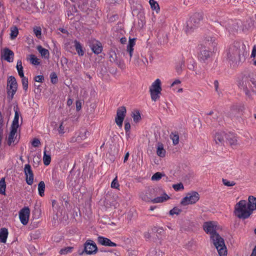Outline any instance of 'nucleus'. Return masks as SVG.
Here are the masks:
<instances>
[{
	"label": "nucleus",
	"instance_id": "nucleus-1",
	"mask_svg": "<svg viewBox=\"0 0 256 256\" xmlns=\"http://www.w3.org/2000/svg\"><path fill=\"white\" fill-rule=\"evenodd\" d=\"M245 45L240 42H236L230 47L228 54V58L232 63H237L240 60V56H244L245 51Z\"/></svg>",
	"mask_w": 256,
	"mask_h": 256
},
{
	"label": "nucleus",
	"instance_id": "nucleus-2",
	"mask_svg": "<svg viewBox=\"0 0 256 256\" xmlns=\"http://www.w3.org/2000/svg\"><path fill=\"white\" fill-rule=\"evenodd\" d=\"M234 212L237 217L243 219L248 218L252 214V210L244 200H241L236 204Z\"/></svg>",
	"mask_w": 256,
	"mask_h": 256
},
{
	"label": "nucleus",
	"instance_id": "nucleus-3",
	"mask_svg": "<svg viewBox=\"0 0 256 256\" xmlns=\"http://www.w3.org/2000/svg\"><path fill=\"white\" fill-rule=\"evenodd\" d=\"M210 240L216 248L220 256H226L227 250L224 240L216 232L210 236Z\"/></svg>",
	"mask_w": 256,
	"mask_h": 256
},
{
	"label": "nucleus",
	"instance_id": "nucleus-4",
	"mask_svg": "<svg viewBox=\"0 0 256 256\" xmlns=\"http://www.w3.org/2000/svg\"><path fill=\"white\" fill-rule=\"evenodd\" d=\"M161 91V81L160 79L158 78L152 82L150 88L152 100L154 102L157 100L160 97Z\"/></svg>",
	"mask_w": 256,
	"mask_h": 256
},
{
	"label": "nucleus",
	"instance_id": "nucleus-5",
	"mask_svg": "<svg viewBox=\"0 0 256 256\" xmlns=\"http://www.w3.org/2000/svg\"><path fill=\"white\" fill-rule=\"evenodd\" d=\"M18 88V84L14 77L10 76L8 78L7 84L8 98L12 100Z\"/></svg>",
	"mask_w": 256,
	"mask_h": 256
},
{
	"label": "nucleus",
	"instance_id": "nucleus-6",
	"mask_svg": "<svg viewBox=\"0 0 256 256\" xmlns=\"http://www.w3.org/2000/svg\"><path fill=\"white\" fill-rule=\"evenodd\" d=\"M200 199V195L196 192L188 193L186 196L182 198L180 204L183 206L192 204L196 203Z\"/></svg>",
	"mask_w": 256,
	"mask_h": 256
},
{
	"label": "nucleus",
	"instance_id": "nucleus-7",
	"mask_svg": "<svg viewBox=\"0 0 256 256\" xmlns=\"http://www.w3.org/2000/svg\"><path fill=\"white\" fill-rule=\"evenodd\" d=\"M202 19L200 14H195L187 22L186 31L190 32L191 30L197 27Z\"/></svg>",
	"mask_w": 256,
	"mask_h": 256
},
{
	"label": "nucleus",
	"instance_id": "nucleus-8",
	"mask_svg": "<svg viewBox=\"0 0 256 256\" xmlns=\"http://www.w3.org/2000/svg\"><path fill=\"white\" fill-rule=\"evenodd\" d=\"M218 222L215 221L206 222L203 224V228L204 232L210 236L216 232L220 228Z\"/></svg>",
	"mask_w": 256,
	"mask_h": 256
},
{
	"label": "nucleus",
	"instance_id": "nucleus-9",
	"mask_svg": "<svg viewBox=\"0 0 256 256\" xmlns=\"http://www.w3.org/2000/svg\"><path fill=\"white\" fill-rule=\"evenodd\" d=\"M126 108L124 106L120 107L117 110L115 122L120 128H122L123 121L126 116Z\"/></svg>",
	"mask_w": 256,
	"mask_h": 256
},
{
	"label": "nucleus",
	"instance_id": "nucleus-10",
	"mask_svg": "<svg viewBox=\"0 0 256 256\" xmlns=\"http://www.w3.org/2000/svg\"><path fill=\"white\" fill-rule=\"evenodd\" d=\"M30 214V210L28 207H24L19 212V218L20 222L24 225L28 223Z\"/></svg>",
	"mask_w": 256,
	"mask_h": 256
},
{
	"label": "nucleus",
	"instance_id": "nucleus-11",
	"mask_svg": "<svg viewBox=\"0 0 256 256\" xmlns=\"http://www.w3.org/2000/svg\"><path fill=\"white\" fill-rule=\"evenodd\" d=\"M2 58L8 62H12L14 58V52L8 48H4L2 51Z\"/></svg>",
	"mask_w": 256,
	"mask_h": 256
},
{
	"label": "nucleus",
	"instance_id": "nucleus-12",
	"mask_svg": "<svg viewBox=\"0 0 256 256\" xmlns=\"http://www.w3.org/2000/svg\"><path fill=\"white\" fill-rule=\"evenodd\" d=\"M84 250L88 254L96 252L97 250L96 244L92 240H88L84 244Z\"/></svg>",
	"mask_w": 256,
	"mask_h": 256
},
{
	"label": "nucleus",
	"instance_id": "nucleus-13",
	"mask_svg": "<svg viewBox=\"0 0 256 256\" xmlns=\"http://www.w3.org/2000/svg\"><path fill=\"white\" fill-rule=\"evenodd\" d=\"M227 134L224 132H218L216 133L214 136V140L218 144H224L226 141Z\"/></svg>",
	"mask_w": 256,
	"mask_h": 256
},
{
	"label": "nucleus",
	"instance_id": "nucleus-14",
	"mask_svg": "<svg viewBox=\"0 0 256 256\" xmlns=\"http://www.w3.org/2000/svg\"><path fill=\"white\" fill-rule=\"evenodd\" d=\"M24 172L26 175V183L29 185L32 184V170L31 166L26 164L24 166Z\"/></svg>",
	"mask_w": 256,
	"mask_h": 256
},
{
	"label": "nucleus",
	"instance_id": "nucleus-15",
	"mask_svg": "<svg viewBox=\"0 0 256 256\" xmlns=\"http://www.w3.org/2000/svg\"><path fill=\"white\" fill-rule=\"evenodd\" d=\"M17 136V130L11 129L8 140V146H10L12 144H15L18 142V140L16 138Z\"/></svg>",
	"mask_w": 256,
	"mask_h": 256
},
{
	"label": "nucleus",
	"instance_id": "nucleus-16",
	"mask_svg": "<svg viewBox=\"0 0 256 256\" xmlns=\"http://www.w3.org/2000/svg\"><path fill=\"white\" fill-rule=\"evenodd\" d=\"M98 242L100 244L104 246L112 247L116 246L115 243L112 242L110 239L103 236H98Z\"/></svg>",
	"mask_w": 256,
	"mask_h": 256
},
{
	"label": "nucleus",
	"instance_id": "nucleus-17",
	"mask_svg": "<svg viewBox=\"0 0 256 256\" xmlns=\"http://www.w3.org/2000/svg\"><path fill=\"white\" fill-rule=\"evenodd\" d=\"M14 110L15 112L14 119L12 121V124L11 126V129L18 130V128L19 127L18 120L20 114L18 110V108L14 107Z\"/></svg>",
	"mask_w": 256,
	"mask_h": 256
},
{
	"label": "nucleus",
	"instance_id": "nucleus-18",
	"mask_svg": "<svg viewBox=\"0 0 256 256\" xmlns=\"http://www.w3.org/2000/svg\"><path fill=\"white\" fill-rule=\"evenodd\" d=\"M90 46L93 52L95 54H98L102 51V44L98 41L93 42Z\"/></svg>",
	"mask_w": 256,
	"mask_h": 256
},
{
	"label": "nucleus",
	"instance_id": "nucleus-19",
	"mask_svg": "<svg viewBox=\"0 0 256 256\" xmlns=\"http://www.w3.org/2000/svg\"><path fill=\"white\" fill-rule=\"evenodd\" d=\"M156 154L161 158L165 156L166 152L164 148V145L161 142H158L156 146Z\"/></svg>",
	"mask_w": 256,
	"mask_h": 256
},
{
	"label": "nucleus",
	"instance_id": "nucleus-20",
	"mask_svg": "<svg viewBox=\"0 0 256 256\" xmlns=\"http://www.w3.org/2000/svg\"><path fill=\"white\" fill-rule=\"evenodd\" d=\"M136 44V38H130L128 45L127 46V51L129 53L130 58L132 56L134 51V46Z\"/></svg>",
	"mask_w": 256,
	"mask_h": 256
},
{
	"label": "nucleus",
	"instance_id": "nucleus-21",
	"mask_svg": "<svg viewBox=\"0 0 256 256\" xmlns=\"http://www.w3.org/2000/svg\"><path fill=\"white\" fill-rule=\"evenodd\" d=\"M169 198L170 196L166 193H164L161 196L152 198V202L154 204L163 202L166 201Z\"/></svg>",
	"mask_w": 256,
	"mask_h": 256
},
{
	"label": "nucleus",
	"instance_id": "nucleus-22",
	"mask_svg": "<svg viewBox=\"0 0 256 256\" xmlns=\"http://www.w3.org/2000/svg\"><path fill=\"white\" fill-rule=\"evenodd\" d=\"M36 49L38 50L39 53L40 54V56L42 58L46 59L48 58L50 52L47 49L42 48L41 46H38L36 47Z\"/></svg>",
	"mask_w": 256,
	"mask_h": 256
},
{
	"label": "nucleus",
	"instance_id": "nucleus-23",
	"mask_svg": "<svg viewBox=\"0 0 256 256\" xmlns=\"http://www.w3.org/2000/svg\"><path fill=\"white\" fill-rule=\"evenodd\" d=\"M8 236V230L6 228L0 230V242L6 243Z\"/></svg>",
	"mask_w": 256,
	"mask_h": 256
},
{
	"label": "nucleus",
	"instance_id": "nucleus-24",
	"mask_svg": "<svg viewBox=\"0 0 256 256\" xmlns=\"http://www.w3.org/2000/svg\"><path fill=\"white\" fill-rule=\"evenodd\" d=\"M226 142H228L231 146H235L237 144V139L236 136L232 134H228L226 136Z\"/></svg>",
	"mask_w": 256,
	"mask_h": 256
},
{
	"label": "nucleus",
	"instance_id": "nucleus-25",
	"mask_svg": "<svg viewBox=\"0 0 256 256\" xmlns=\"http://www.w3.org/2000/svg\"><path fill=\"white\" fill-rule=\"evenodd\" d=\"M248 206L249 208L252 212L253 210H256V198L253 196H250L248 198Z\"/></svg>",
	"mask_w": 256,
	"mask_h": 256
},
{
	"label": "nucleus",
	"instance_id": "nucleus-26",
	"mask_svg": "<svg viewBox=\"0 0 256 256\" xmlns=\"http://www.w3.org/2000/svg\"><path fill=\"white\" fill-rule=\"evenodd\" d=\"M210 56V52L206 49H203L200 50L198 55V58L200 60L204 61L207 60Z\"/></svg>",
	"mask_w": 256,
	"mask_h": 256
},
{
	"label": "nucleus",
	"instance_id": "nucleus-27",
	"mask_svg": "<svg viewBox=\"0 0 256 256\" xmlns=\"http://www.w3.org/2000/svg\"><path fill=\"white\" fill-rule=\"evenodd\" d=\"M51 162L50 153L48 152L46 150H44L43 156V162L45 166L50 164Z\"/></svg>",
	"mask_w": 256,
	"mask_h": 256
},
{
	"label": "nucleus",
	"instance_id": "nucleus-28",
	"mask_svg": "<svg viewBox=\"0 0 256 256\" xmlns=\"http://www.w3.org/2000/svg\"><path fill=\"white\" fill-rule=\"evenodd\" d=\"M74 44L78 54L80 56H82L84 54V52L82 48L81 44L77 40H74Z\"/></svg>",
	"mask_w": 256,
	"mask_h": 256
},
{
	"label": "nucleus",
	"instance_id": "nucleus-29",
	"mask_svg": "<svg viewBox=\"0 0 256 256\" xmlns=\"http://www.w3.org/2000/svg\"><path fill=\"white\" fill-rule=\"evenodd\" d=\"M33 32L38 39L42 40V28L40 26H35L33 28Z\"/></svg>",
	"mask_w": 256,
	"mask_h": 256
},
{
	"label": "nucleus",
	"instance_id": "nucleus-30",
	"mask_svg": "<svg viewBox=\"0 0 256 256\" xmlns=\"http://www.w3.org/2000/svg\"><path fill=\"white\" fill-rule=\"evenodd\" d=\"M6 184L5 182V178H2L0 180V194L5 195L6 194Z\"/></svg>",
	"mask_w": 256,
	"mask_h": 256
},
{
	"label": "nucleus",
	"instance_id": "nucleus-31",
	"mask_svg": "<svg viewBox=\"0 0 256 256\" xmlns=\"http://www.w3.org/2000/svg\"><path fill=\"white\" fill-rule=\"evenodd\" d=\"M16 68L20 77H23L24 75L23 72V66H22V62L20 60H18L17 62Z\"/></svg>",
	"mask_w": 256,
	"mask_h": 256
},
{
	"label": "nucleus",
	"instance_id": "nucleus-32",
	"mask_svg": "<svg viewBox=\"0 0 256 256\" xmlns=\"http://www.w3.org/2000/svg\"><path fill=\"white\" fill-rule=\"evenodd\" d=\"M170 138L172 140L174 145H176L178 144L180 141L179 136L176 132H172L170 134Z\"/></svg>",
	"mask_w": 256,
	"mask_h": 256
},
{
	"label": "nucleus",
	"instance_id": "nucleus-33",
	"mask_svg": "<svg viewBox=\"0 0 256 256\" xmlns=\"http://www.w3.org/2000/svg\"><path fill=\"white\" fill-rule=\"evenodd\" d=\"M45 190V184L44 182H40L38 185V190L40 196H44Z\"/></svg>",
	"mask_w": 256,
	"mask_h": 256
},
{
	"label": "nucleus",
	"instance_id": "nucleus-34",
	"mask_svg": "<svg viewBox=\"0 0 256 256\" xmlns=\"http://www.w3.org/2000/svg\"><path fill=\"white\" fill-rule=\"evenodd\" d=\"M149 3L152 10H154L158 13L160 10L158 4L154 0H150Z\"/></svg>",
	"mask_w": 256,
	"mask_h": 256
},
{
	"label": "nucleus",
	"instance_id": "nucleus-35",
	"mask_svg": "<svg viewBox=\"0 0 256 256\" xmlns=\"http://www.w3.org/2000/svg\"><path fill=\"white\" fill-rule=\"evenodd\" d=\"M134 121L135 122H138L141 120V116L140 112L138 110H135L132 113V115Z\"/></svg>",
	"mask_w": 256,
	"mask_h": 256
},
{
	"label": "nucleus",
	"instance_id": "nucleus-36",
	"mask_svg": "<svg viewBox=\"0 0 256 256\" xmlns=\"http://www.w3.org/2000/svg\"><path fill=\"white\" fill-rule=\"evenodd\" d=\"M18 33V29L16 26H14L11 29L10 38L14 40L17 36Z\"/></svg>",
	"mask_w": 256,
	"mask_h": 256
},
{
	"label": "nucleus",
	"instance_id": "nucleus-37",
	"mask_svg": "<svg viewBox=\"0 0 256 256\" xmlns=\"http://www.w3.org/2000/svg\"><path fill=\"white\" fill-rule=\"evenodd\" d=\"M148 192H146L145 193H142L141 194L140 197H141L142 199L144 201H146L147 202H152V198L149 196H148Z\"/></svg>",
	"mask_w": 256,
	"mask_h": 256
},
{
	"label": "nucleus",
	"instance_id": "nucleus-38",
	"mask_svg": "<svg viewBox=\"0 0 256 256\" xmlns=\"http://www.w3.org/2000/svg\"><path fill=\"white\" fill-rule=\"evenodd\" d=\"M172 188L176 192L182 191L184 190V185L181 182L173 184Z\"/></svg>",
	"mask_w": 256,
	"mask_h": 256
},
{
	"label": "nucleus",
	"instance_id": "nucleus-39",
	"mask_svg": "<svg viewBox=\"0 0 256 256\" xmlns=\"http://www.w3.org/2000/svg\"><path fill=\"white\" fill-rule=\"evenodd\" d=\"M72 247L68 246L60 250V253L61 254H66L72 252Z\"/></svg>",
	"mask_w": 256,
	"mask_h": 256
},
{
	"label": "nucleus",
	"instance_id": "nucleus-40",
	"mask_svg": "<svg viewBox=\"0 0 256 256\" xmlns=\"http://www.w3.org/2000/svg\"><path fill=\"white\" fill-rule=\"evenodd\" d=\"M41 215V210L39 208H34V212L33 214V219L38 218Z\"/></svg>",
	"mask_w": 256,
	"mask_h": 256
},
{
	"label": "nucleus",
	"instance_id": "nucleus-41",
	"mask_svg": "<svg viewBox=\"0 0 256 256\" xmlns=\"http://www.w3.org/2000/svg\"><path fill=\"white\" fill-rule=\"evenodd\" d=\"M182 212L181 210L177 207L174 208L172 210L170 211V215L179 214Z\"/></svg>",
	"mask_w": 256,
	"mask_h": 256
},
{
	"label": "nucleus",
	"instance_id": "nucleus-42",
	"mask_svg": "<svg viewBox=\"0 0 256 256\" xmlns=\"http://www.w3.org/2000/svg\"><path fill=\"white\" fill-rule=\"evenodd\" d=\"M87 134H88V132L85 129H82L80 132L78 137H80L81 140H84L87 137Z\"/></svg>",
	"mask_w": 256,
	"mask_h": 256
},
{
	"label": "nucleus",
	"instance_id": "nucleus-43",
	"mask_svg": "<svg viewBox=\"0 0 256 256\" xmlns=\"http://www.w3.org/2000/svg\"><path fill=\"white\" fill-rule=\"evenodd\" d=\"M120 184L118 181V178L116 176L111 183V187L114 188L118 189Z\"/></svg>",
	"mask_w": 256,
	"mask_h": 256
},
{
	"label": "nucleus",
	"instance_id": "nucleus-44",
	"mask_svg": "<svg viewBox=\"0 0 256 256\" xmlns=\"http://www.w3.org/2000/svg\"><path fill=\"white\" fill-rule=\"evenodd\" d=\"M22 80V84L23 88L26 90L28 89V78H26L24 76L23 77H20Z\"/></svg>",
	"mask_w": 256,
	"mask_h": 256
},
{
	"label": "nucleus",
	"instance_id": "nucleus-45",
	"mask_svg": "<svg viewBox=\"0 0 256 256\" xmlns=\"http://www.w3.org/2000/svg\"><path fill=\"white\" fill-rule=\"evenodd\" d=\"M162 174L160 172H156L152 176V180H158L162 178Z\"/></svg>",
	"mask_w": 256,
	"mask_h": 256
},
{
	"label": "nucleus",
	"instance_id": "nucleus-46",
	"mask_svg": "<svg viewBox=\"0 0 256 256\" xmlns=\"http://www.w3.org/2000/svg\"><path fill=\"white\" fill-rule=\"evenodd\" d=\"M51 82L54 84L58 82V79L56 74L55 72H52L50 76Z\"/></svg>",
	"mask_w": 256,
	"mask_h": 256
},
{
	"label": "nucleus",
	"instance_id": "nucleus-47",
	"mask_svg": "<svg viewBox=\"0 0 256 256\" xmlns=\"http://www.w3.org/2000/svg\"><path fill=\"white\" fill-rule=\"evenodd\" d=\"M222 182L224 185L228 186H234L236 184V183L234 181L228 180L226 179H222Z\"/></svg>",
	"mask_w": 256,
	"mask_h": 256
},
{
	"label": "nucleus",
	"instance_id": "nucleus-48",
	"mask_svg": "<svg viewBox=\"0 0 256 256\" xmlns=\"http://www.w3.org/2000/svg\"><path fill=\"white\" fill-rule=\"evenodd\" d=\"M58 130L60 134H63L64 133V122H62L60 124Z\"/></svg>",
	"mask_w": 256,
	"mask_h": 256
},
{
	"label": "nucleus",
	"instance_id": "nucleus-49",
	"mask_svg": "<svg viewBox=\"0 0 256 256\" xmlns=\"http://www.w3.org/2000/svg\"><path fill=\"white\" fill-rule=\"evenodd\" d=\"M40 64V60L33 55V65H39Z\"/></svg>",
	"mask_w": 256,
	"mask_h": 256
},
{
	"label": "nucleus",
	"instance_id": "nucleus-50",
	"mask_svg": "<svg viewBox=\"0 0 256 256\" xmlns=\"http://www.w3.org/2000/svg\"><path fill=\"white\" fill-rule=\"evenodd\" d=\"M40 145V140L38 138L33 139V146L37 147Z\"/></svg>",
	"mask_w": 256,
	"mask_h": 256
},
{
	"label": "nucleus",
	"instance_id": "nucleus-51",
	"mask_svg": "<svg viewBox=\"0 0 256 256\" xmlns=\"http://www.w3.org/2000/svg\"><path fill=\"white\" fill-rule=\"evenodd\" d=\"M34 80L36 82H42L44 80V78L42 76H38L35 77Z\"/></svg>",
	"mask_w": 256,
	"mask_h": 256
},
{
	"label": "nucleus",
	"instance_id": "nucleus-52",
	"mask_svg": "<svg viewBox=\"0 0 256 256\" xmlns=\"http://www.w3.org/2000/svg\"><path fill=\"white\" fill-rule=\"evenodd\" d=\"M124 129H125L126 132L130 131V124L129 122H125Z\"/></svg>",
	"mask_w": 256,
	"mask_h": 256
},
{
	"label": "nucleus",
	"instance_id": "nucleus-53",
	"mask_svg": "<svg viewBox=\"0 0 256 256\" xmlns=\"http://www.w3.org/2000/svg\"><path fill=\"white\" fill-rule=\"evenodd\" d=\"M3 118L1 112H0V131L3 132Z\"/></svg>",
	"mask_w": 256,
	"mask_h": 256
},
{
	"label": "nucleus",
	"instance_id": "nucleus-54",
	"mask_svg": "<svg viewBox=\"0 0 256 256\" xmlns=\"http://www.w3.org/2000/svg\"><path fill=\"white\" fill-rule=\"evenodd\" d=\"M256 56V45H254L252 48L251 57L254 58Z\"/></svg>",
	"mask_w": 256,
	"mask_h": 256
},
{
	"label": "nucleus",
	"instance_id": "nucleus-55",
	"mask_svg": "<svg viewBox=\"0 0 256 256\" xmlns=\"http://www.w3.org/2000/svg\"><path fill=\"white\" fill-rule=\"evenodd\" d=\"M76 108L77 110H80L82 108V102L80 100H77L76 102Z\"/></svg>",
	"mask_w": 256,
	"mask_h": 256
},
{
	"label": "nucleus",
	"instance_id": "nucleus-56",
	"mask_svg": "<svg viewBox=\"0 0 256 256\" xmlns=\"http://www.w3.org/2000/svg\"><path fill=\"white\" fill-rule=\"evenodd\" d=\"M116 63H117V64L118 66L120 68H124L125 64L123 61H119V62H118Z\"/></svg>",
	"mask_w": 256,
	"mask_h": 256
},
{
	"label": "nucleus",
	"instance_id": "nucleus-57",
	"mask_svg": "<svg viewBox=\"0 0 256 256\" xmlns=\"http://www.w3.org/2000/svg\"><path fill=\"white\" fill-rule=\"evenodd\" d=\"M214 84L215 90L217 92H218V81L217 80H214Z\"/></svg>",
	"mask_w": 256,
	"mask_h": 256
},
{
	"label": "nucleus",
	"instance_id": "nucleus-58",
	"mask_svg": "<svg viewBox=\"0 0 256 256\" xmlns=\"http://www.w3.org/2000/svg\"><path fill=\"white\" fill-rule=\"evenodd\" d=\"M180 82H181L180 81V80H179L178 79L176 80L172 84L171 86H174L176 84H180Z\"/></svg>",
	"mask_w": 256,
	"mask_h": 256
},
{
	"label": "nucleus",
	"instance_id": "nucleus-59",
	"mask_svg": "<svg viewBox=\"0 0 256 256\" xmlns=\"http://www.w3.org/2000/svg\"><path fill=\"white\" fill-rule=\"evenodd\" d=\"M182 63L181 64H180V66H176V71L178 72V74H180L181 71H182Z\"/></svg>",
	"mask_w": 256,
	"mask_h": 256
},
{
	"label": "nucleus",
	"instance_id": "nucleus-60",
	"mask_svg": "<svg viewBox=\"0 0 256 256\" xmlns=\"http://www.w3.org/2000/svg\"><path fill=\"white\" fill-rule=\"evenodd\" d=\"M120 41L122 44H124L126 43L127 40H126V38L123 37L120 38Z\"/></svg>",
	"mask_w": 256,
	"mask_h": 256
},
{
	"label": "nucleus",
	"instance_id": "nucleus-61",
	"mask_svg": "<svg viewBox=\"0 0 256 256\" xmlns=\"http://www.w3.org/2000/svg\"><path fill=\"white\" fill-rule=\"evenodd\" d=\"M250 256H256V244Z\"/></svg>",
	"mask_w": 256,
	"mask_h": 256
},
{
	"label": "nucleus",
	"instance_id": "nucleus-62",
	"mask_svg": "<svg viewBox=\"0 0 256 256\" xmlns=\"http://www.w3.org/2000/svg\"><path fill=\"white\" fill-rule=\"evenodd\" d=\"M28 60L32 64V54H29L27 58Z\"/></svg>",
	"mask_w": 256,
	"mask_h": 256
},
{
	"label": "nucleus",
	"instance_id": "nucleus-63",
	"mask_svg": "<svg viewBox=\"0 0 256 256\" xmlns=\"http://www.w3.org/2000/svg\"><path fill=\"white\" fill-rule=\"evenodd\" d=\"M72 102H73V101L71 98H68L67 101L68 106H70V105H72Z\"/></svg>",
	"mask_w": 256,
	"mask_h": 256
},
{
	"label": "nucleus",
	"instance_id": "nucleus-64",
	"mask_svg": "<svg viewBox=\"0 0 256 256\" xmlns=\"http://www.w3.org/2000/svg\"><path fill=\"white\" fill-rule=\"evenodd\" d=\"M128 156H129V154H128V152H127L124 158V162H126L128 160Z\"/></svg>",
	"mask_w": 256,
	"mask_h": 256
}]
</instances>
